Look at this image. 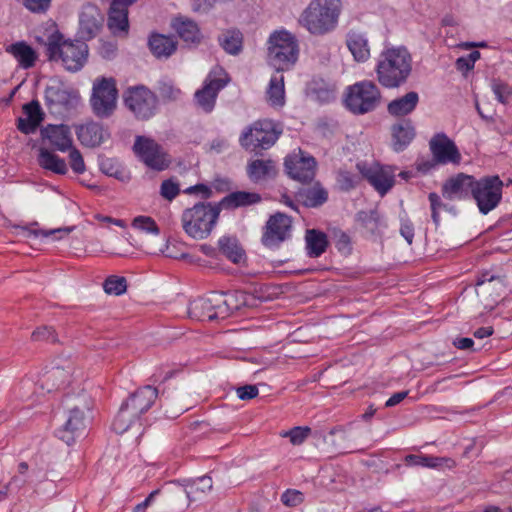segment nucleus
<instances>
[{"label": "nucleus", "instance_id": "1a4fd4ad", "mask_svg": "<svg viewBox=\"0 0 512 512\" xmlns=\"http://www.w3.org/2000/svg\"><path fill=\"white\" fill-rule=\"evenodd\" d=\"M133 151L140 161L153 171H164L172 163L169 153L150 137L136 136Z\"/></svg>", "mask_w": 512, "mask_h": 512}, {"label": "nucleus", "instance_id": "f03ea898", "mask_svg": "<svg viewBox=\"0 0 512 512\" xmlns=\"http://www.w3.org/2000/svg\"><path fill=\"white\" fill-rule=\"evenodd\" d=\"M378 82L385 88L405 84L412 72V56L404 46L384 49L375 68Z\"/></svg>", "mask_w": 512, "mask_h": 512}, {"label": "nucleus", "instance_id": "e433bc0d", "mask_svg": "<svg viewBox=\"0 0 512 512\" xmlns=\"http://www.w3.org/2000/svg\"><path fill=\"white\" fill-rule=\"evenodd\" d=\"M393 147L399 152L404 150L415 136L410 120L403 119L392 127Z\"/></svg>", "mask_w": 512, "mask_h": 512}, {"label": "nucleus", "instance_id": "20e7f679", "mask_svg": "<svg viewBox=\"0 0 512 512\" xmlns=\"http://www.w3.org/2000/svg\"><path fill=\"white\" fill-rule=\"evenodd\" d=\"M340 13V0H311L301 14L300 23L311 34L324 35L336 28Z\"/></svg>", "mask_w": 512, "mask_h": 512}, {"label": "nucleus", "instance_id": "7ed1b4c3", "mask_svg": "<svg viewBox=\"0 0 512 512\" xmlns=\"http://www.w3.org/2000/svg\"><path fill=\"white\" fill-rule=\"evenodd\" d=\"M244 298L243 293L238 295L211 292L191 302L188 307V316L198 321L225 319L245 303Z\"/></svg>", "mask_w": 512, "mask_h": 512}, {"label": "nucleus", "instance_id": "774afa93", "mask_svg": "<svg viewBox=\"0 0 512 512\" xmlns=\"http://www.w3.org/2000/svg\"><path fill=\"white\" fill-rule=\"evenodd\" d=\"M160 93L163 98L168 100H177L181 95V90L179 88H175L170 84H163L160 87Z\"/></svg>", "mask_w": 512, "mask_h": 512}, {"label": "nucleus", "instance_id": "412c9836", "mask_svg": "<svg viewBox=\"0 0 512 512\" xmlns=\"http://www.w3.org/2000/svg\"><path fill=\"white\" fill-rule=\"evenodd\" d=\"M429 145L435 163L458 164L461 161V155L455 143L452 140H450L444 133L436 134L430 140Z\"/></svg>", "mask_w": 512, "mask_h": 512}, {"label": "nucleus", "instance_id": "5701e85b", "mask_svg": "<svg viewBox=\"0 0 512 512\" xmlns=\"http://www.w3.org/2000/svg\"><path fill=\"white\" fill-rule=\"evenodd\" d=\"M363 177L379 192L385 195L394 185V173L389 168L365 167L357 164Z\"/></svg>", "mask_w": 512, "mask_h": 512}, {"label": "nucleus", "instance_id": "39448f33", "mask_svg": "<svg viewBox=\"0 0 512 512\" xmlns=\"http://www.w3.org/2000/svg\"><path fill=\"white\" fill-rule=\"evenodd\" d=\"M220 212L218 204L197 203L192 208L184 210L182 214L183 229L195 239H204L211 234Z\"/></svg>", "mask_w": 512, "mask_h": 512}, {"label": "nucleus", "instance_id": "4be33fe9", "mask_svg": "<svg viewBox=\"0 0 512 512\" xmlns=\"http://www.w3.org/2000/svg\"><path fill=\"white\" fill-rule=\"evenodd\" d=\"M226 85V81L221 78L207 77L201 89L197 90L194 95L196 106L205 113L213 111L216 99L220 90Z\"/></svg>", "mask_w": 512, "mask_h": 512}, {"label": "nucleus", "instance_id": "69168bd1", "mask_svg": "<svg viewBox=\"0 0 512 512\" xmlns=\"http://www.w3.org/2000/svg\"><path fill=\"white\" fill-rule=\"evenodd\" d=\"M22 3L32 13H45L51 5V0H22Z\"/></svg>", "mask_w": 512, "mask_h": 512}, {"label": "nucleus", "instance_id": "4c0bfd02", "mask_svg": "<svg viewBox=\"0 0 512 512\" xmlns=\"http://www.w3.org/2000/svg\"><path fill=\"white\" fill-rule=\"evenodd\" d=\"M38 164L45 170L51 171L55 174L64 175L67 173L68 168L63 158L54 154L44 147L39 148Z\"/></svg>", "mask_w": 512, "mask_h": 512}, {"label": "nucleus", "instance_id": "6e6552de", "mask_svg": "<svg viewBox=\"0 0 512 512\" xmlns=\"http://www.w3.org/2000/svg\"><path fill=\"white\" fill-rule=\"evenodd\" d=\"M124 104L138 120H149L158 109V98L144 85L129 87L123 94Z\"/></svg>", "mask_w": 512, "mask_h": 512}, {"label": "nucleus", "instance_id": "2eb2a0df", "mask_svg": "<svg viewBox=\"0 0 512 512\" xmlns=\"http://www.w3.org/2000/svg\"><path fill=\"white\" fill-rule=\"evenodd\" d=\"M284 165L287 174L301 183H310L315 178L317 162L313 156L301 150L287 156Z\"/></svg>", "mask_w": 512, "mask_h": 512}, {"label": "nucleus", "instance_id": "864d4df0", "mask_svg": "<svg viewBox=\"0 0 512 512\" xmlns=\"http://www.w3.org/2000/svg\"><path fill=\"white\" fill-rule=\"evenodd\" d=\"M211 489L212 479L211 477L205 475L191 481V483H189V485L187 486L186 494L187 497L190 498L191 495L195 494L198 491L205 493L206 491H210Z\"/></svg>", "mask_w": 512, "mask_h": 512}, {"label": "nucleus", "instance_id": "2f4dec72", "mask_svg": "<svg viewBox=\"0 0 512 512\" xmlns=\"http://www.w3.org/2000/svg\"><path fill=\"white\" fill-rule=\"evenodd\" d=\"M172 26L178 36L188 45H197L200 43L202 35L198 25L194 21L188 18L178 17L174 19Z\"/></svg>", "mask_w": 512, "mask_h": 512}, {"label": "nucleus", "instance_id": "c85d7f7f", "mask_svg": "<svg viewBox=\"0 0 512 512\" xmlns=\"http://www.w3.org/2000/svg\"><path fill=\"white\" fill-rule=\"evenodd\" d=\"M6 52L11 54L18 65L23 69H30L35 66L36 61L38 60V54L25 41H18L8 45L6 47Z\"/></svg>", "mask_w": 512, "mask_h": 512}, {"label": "nucleus", "instance_id": "de8ad7c7", "mask_svg": "<svg viewBox=\"0 0 512 512\" xmlns=\"http://www.w3.org/2000/svg\"><path fill=\"white\" fill-rule=\"evenodd\" d=\"M137 419H139V417L123 403L112 423V428L117 434H123Z\"/></svg>", "mask_w": 512, "mask_h": 512}, {"label": "nucleus", "instance_id": "9d476101", "mask_svg": "<svg viewBox=\"0 0 512 512\" xmlns=\"http://www.w3.org/2000/svg\"><path fill=\"white\" fill-rule=\"evenodd\" d=\"M117 98L118 89L114 78L101 77L94 81L90 104L97 117H110L116 109Z\"/></svg>", "mask_w": 512, "mask_h": 512}, {"label": "nucleus", "instance_id": "f8f14e48", "mask_svg": "<svg viewBox=\"0 0 512 512\" xmlns=\"http://www.w3.org/2000/svg\"><path fill=\"white\" fill-rule=\"evenodd\" d=\"M503 182L499 176H487L476 181L472 198L479 211L488 214L502 199Z\"/></svg>", "mask_w": 512, "mask_h": 512}, {"label": "nucleus", "instance_id": "ddd939ff", "mask_svg": "<svg viewBox=\"0 0 512 512\" xmlns=\"http://www.w3.org/2000/svg\"><path fill=\"white\" fill-rule=\"evenodd\" d=\"M476 292L485 308L493 310L506 293L504 279L484 271L476 282Z\"/></svg>", "mask_w": 512, "mask_h": 512}, {"label": "nucleus", "instance_id": "423d86ee", "mask_svg": "<svg viewBox=\"0 0 512 512\" xmlns=\"http://www.w3.org/2000/svg\"><path fill=\"white\" fill-rule=\"evenodd\" d=\"M268 57L270 64L278 72L288 70L292 67L299 54L296 38L287 31H276L268 40Z\"/></svg>", "mask_w": 512, "mask_h": 512}, {"label": "nucleus", "instance_id": "79ce46f5", "mask_svg": "<svg viewBox=\"0 0 512 512\" xmlns=\"http://www.w3.org/2000/svg\"><path fill=\"white\" fill-rule=\"evenodd\" d=\"M267 100L271 106H283L285 103L284 76L276 71L272 75L267 89Z\"/></svg>", "mask_w": 512, "mask_h": 512}, {"label": "nucleus", "instance_id": "58836bf2", "mask_svg": "<svg viewBox=\"0 0 512 512\" xmlns=\"http://www.w3.org/2000/svg\"><path fill=\"white\" fill-rule=\"evenodd\" d=\"M305 244L308 254L320 256L326 252L329 239L326 233L318 229H307L305 232Z\"/></svg>", "mask_w": 512, "mask_h": 512}, {"label": "nucleus", "instance_id": "a19ab883", "mask_svg": "<svg viewBox=\"0 0 512 512\" xmlns=\"http://www.w3.org/2000/svg\"><path fill=\"white\" fill-rule=\"evenodd\" d=\"M299 196L306 207L316 208L328 200V191L316 182L312 187L301 190Z\"/></svg>", "mask_w": 512, "mask_h": 512}, {"label": "nucleus", "instance_id": "9b49d317", "mask_svg": "<svg viewBox=\"0 0 512 512\" xmlns=\"http://www.w3.org/2000/svg\"><path fill=\"white\" fill-rule=\"evenodd\" d=\"M280 131L270 120H260L247 128L239 141L246 150L256 152L257 149H269L277 141Z\"/></svg>", "mask_w": 512, "mask_h": 512}, {"label": "nucleus", "instance_id": "4468645a", "mask_svg": "<svg viewBox=\"0 0 512 512\" xmlns=\"http://www.w3.org/2000/svg\"><path fill=\"white\" fill-rule=\"evenodd\" d=\"M79 101L77 91L61 81H53L45 89V103L51 112L74 108Z\"/></svg>", "mask_w": 512, "mask_h": 512}, {"label": "nucleus", "instance_id": "b1692460", "mask_svg": "<svg viewBox=\"0 0 512 512\" xmlns=\"http://www.w3.org/2000/svg\"><path fill=\"white\" fill-rule=\"evenodd\" d=\"M134 2L130 0H113L108 13L107 25L114 33L124 32L128 33V7Z\"/></svg>", "mask_w": 512, "mask_h": 512}, {"label": "nucleus", "instance_id": "603ef678", "mask_svg": "<svg viewBox=\"0 0 512 512\" xmlns=\"http://www.w3.org/2000/svg\"><path fill=\"white\" fill-rule=\"evenodd\" d=\"M99 168L104 174L115 178H119L122 174L121 167L115 158L100 156Z\"/></svg>", "mask_w": 512, "mask_h": 512}, {"label": "nucleus", "instance_id": "cd10ccee", "mask_svg": "<svg viewBox=\"0 0 512 512\" xmlns=\"http://www.w3.org/2000/svg\"><path fill=\"white\" fill-rule=\"evenodd\" d=\"M26 118H18L17 128L22 133L29 135L34 133L44 119V113L37 100H32L23 106Z\"/></svg>", "mask_w": 512, "mask_h": 512}, {"label": "nucleus", "instance_id": "0eeeda50", "mask_svg": "<svg viewBox=\"0 0 512 512\" xmlns=\"http://www.w3.org/2000/svg\"><path fill=\"white\" fill-rule=\"evenodd\" d=\"M381 98L380 90L372 81H361L349 86L345 104L354 114H365L374 110Z\"/></svg>", "mask_w": 512, "mask_h": 512}, {"label": "nucleus", "instance_id": "72a5a7b5", "mask_svg": "<svg viewBox=\"0 0 512 512\" xmlns=\"http://www.w3.org/2000/svg\"><path fill=\"white\" fill-rule=\"evenodd\" d=\"M71 377L70 369L53 367L46 371L40 379V387L47 392L59 389L69 383Z\"/></svg>", "mask_w": 512, "mask_h": 512}, {"label": "nucleus", "instance_id": "473e14b6", "mask_svg": "<svg viewBox=\"0 0 512 512\" xmlns=\"http://www.w3.org/2000/svg\"><path fill=\"white\" fill-rule=\"evenodd\" d=\"M351 424L347 426H336L332 428L327 434L321 435L323 441L334 448L336 451L341 453H346L353 451L350 446L346 445L347 442L351 440L349 429Z\"/></svg>", "mask_w": 512, "mask_h": 512}, {"label": "nucleus", "instance_id": "bb28decb", "mask_svg": "<svg viewBox=\"0 0 512 512\" xmlns=\"http://www.w3.org/2000/svg\"><path fill=\"white\" fill-rule=\"evenodd\" d=\"M80 143L86 147H98L110 137L109 132L96 122L80 125L76 131Z\"/></svg>", "mask_w": 512, "mask_h": 512}, {"label": "nucleus", "instance_id": "680f3d73", "mask_svg": "<svg viewBox=\"0 0 512 512\" xmlns=\"http://www.w3.org/2000/svg\"><path fill=\"white\" fill-rule=\"evenodd\" d=\"M31 339L33 341H50L52 343L57 342L55 331L52 327L41 326L32 332Z\"/></svg>", "mask_w": 512, "mask_h": 512}, {"label": "nucleus", "instance_id": "dca6fc26", "mask_svg": "<svg viewBox=\"0 0 512 512\" xmlns=\"http://www.w3.org/2000/svg\"><path fill=\"white\" fill-rule=\"evenodd\" d=\"M81 405H75L69 410V414L64 425L57 430V437L67 445H72L77 438L84 435L86 430V417L83 410V397L80 399Z\"/></svg>", "mask_w": 512, "mask_h": 512}, {"label": "nucleus", "instance_id": "aec40b11", "mask_svg": "<svg viewBox=\"0 0 512 512\" xmlns=\"http://www.w3.org/2000/svg\"><path fill=\"white\" fill-rule=\"evenodd\" d=\"M104 17L99 8L91 3L83 5L79 15L78 35L88 41L94 38L102 28Z\"/></svg>", "mask_w": 512, "mask_h": 512}, {"label": "nucleus", "instance_id": "3c124183", "mask_svg": "<svg viewBox=\"0 0 512 512\" xmlns=\"http://www.w3.org/2000/svg\"><path fill=\"white\" fill-rule=\"evenodd\" d=\"M104 291L110 295H121L126 292L127 282L125 277L112 275L103 283Z\"/></svg>", "mask_w": 512, "mask_h": 512}, {"label": "nucleus", "instance_id": "052dcab7", "mask_svg": "<svg viewBox=\"0 0 512 512\" xmlns=\"http://www.w3.org/2000/svg\"><path fill=\"white\" fill-rule=\"evenodd\" d=\"M311 429L309 427H294L290 431L283 434L284 437H289L290 441L294 445L302 444L308 437Z\"/></svg>", "mask_w": 512, "mask_h": 512}, {"label": "nucleus", "instance_id": "13d9d810", "mask_svg": "<svg viewBox=\"0 0 512 512\" xmlns=\"http://www.w3.org/2000/svg\"><path fill=\"white\" fill-rule=\"evenodd\" d=\"M180 193V187L177 182H175L173 179H167L164 180L161 183L160 186V195L168 200L172 201L174 198H176Z\"/></svg>", "mask_w": 512, "mask_h": 512}, {"label": "nucleus", "instance_id": "bf43d9fd", "mask_svg": "<svg viewBox=\"0 0 512 512\" xmlns=\"http://www.w3.org/2000/svg\"><path fill=\"white\" fill-rule=\"evenodd\" d=\"M69 160L72 170L77 174H82L86 170L85 162L80 151L72 146L69 150Z\"/></svg>", "mask_w": 512, "mask_h": 512}, {"label": "nucleus", "instance_id": "f257e3e1", "mask_svg": "<svg viewBox=\"0 0 512 512\" xmlns=\"http://www.w3.org/2000/svg\"><path fill=\"white\" fill-rule=\"evenodd\" d=\"M37 42L46 48L49 61L60 60L68 71H79L87 61L88 46L85 41L65 39L58 29H53L46 40L37 37Z\"/></svg>", "mask_w": 512, "mask_h": 512}, {"label": "nucleus", "instance_id": "a18cd8bd", "mask_svg": "<svg viewBox=\"0 0 512 512\" xmlns=\"http://www.w3.org/2000/svg\"><path fill=\"white\" fill-rule=\"evenodd\" d=\"M310 91L318 101L328 103L336 98L337 87L333 82L316 79L311 82Z\"/></svg>", "mask_w": 512, "mask_h": 512}, {"label": "nucleus", "instance_id": "49530a36", "mask_svg": "<svg viewBox=\"0 0 512 512\" xmlns=\"http://www.w3.org/2000/svg\"><path fill=\"white\" fill-rule=\"evenodd\" d=\"M218 253L224 256H244L245 250L239 239L234 235H223L217 243Z\"/></svg>", "mask_w": 512, "mask_h": 512}, {"label": "nucleus", "instance_id": "a878e982", "mask_svg": "<svg viewBox=\"0 0 512 512\" xmlns=\"http://www.w3.org/2000/svg\"><path fill=\"white\" fill-rule=\"evenodd\" d=\"M157 396L158 390L151 385H146L131 394L124 403L134 414H136V416L140 417V415L144 414L151 408Z\"/></svg>", "mask_w": 512, "mask_h": 512}, {"label": "nucleus", "instance_id": "c9c22d12", "mask_svg": "<svg viewBox=\"0 0 512 512\" xmlns=\"http://www.w3.org/2000/svg\"><path fill=\"white\" fill-rule=\"evenodd\" d=\"M419 102V95L415 91H410L405 95L392 100L387 110L390 115L402 117L410 114L417 106Z\"/></svg>", "mask_w": 512, "mask_h": 512}, {"label": "nucleus", "instance_id": "09e8293b", "mask_svg": "<svg viewBox=\"0 0 512 512\" xmlns=\"http://www.w3.org/2000/svg\"><path fill=\"white\" fill-rule=\"evenodd\" d=\"M331 242L335 246L338 253L343 255L352 254L354 251V242L352 238L340 229L331 231Z\"/></svg>", "mask_w": 512, "mask_h": 512}, {"label": "nucleus", "instance_id": "37998d69", "mask_svg": "<svg viewBox=\"0 0 512 512\" xmlns=\"http://www.w3.org/2000/svg\"><path fill=\"white\" fill-rule=\"evenodd\" d=\"M405 463L411 466H423L428 468H436L446 464L448 467H454L455 461L446 457H434L428 455L409 454L405 457Z\"/></svg>", "mask_w": 512, "mask_h": 512}, {"label": "nucleus", "instance_id": "e2e57ef3", "mask_svg": "<svg viewBox=\"0 0 512 512\" xmlns=\"http://www.w3.org/2000/svg\"><path fill=\"white\" fill-rule=\"evenodd\" d=\"M304 501L302 492L288 489L281 495V502L287 507H296Z\"/></svg>", "mask_w": 512, "mask_h": 512}, {"label": "nucleus", "instance_id": "ea45409f", "mask_svg": "<svg viewBox=\"0 0 512 512\" xmlns=\"http://www.w3.org/2000/svg\"><path fill=\"white\" fill-rule=\"evenodd\" d=\"M218 42L226 53L238 55L243 48V34L236 28L227 29L218 36Z\"/></svg>", "mask_w": 512, "mask_h": 512}, {"label": "nucleus", "instance_id": "6e6d98bb", "mask_svg": "<svg viewBox=\"0 0 512 512\" xmlns=\"http://www.w3.org/2000/svg\"><path fill=\"white\" fill-rule=\"evenodd\" d=\"M336 182L340 190L349 191L355 187L357 176L347 170L339 169L336 173Z\"/></svg>", "mask_w": 512, "mask_h": 512}, {"label": "nucleus", "instance_id": "6ab92c4d", "mask_svg": "<svg viewBox=\"0 0 512 512\" xmlns=\"http://www.w3.org/2000/svg\"><path fill=\"white\" fill-rule=\"evenodd\" d=\"M193 265L219 270L228 274L255 275L247 270V258H190Z\"/></svg>", "mask_w": 512, "mask_h": 512}, {"label": "nucleus", "instance_id": "5fc2aeb1", "mask_svg": "<svg viewBox=\"0 0 512 512\" xmlns=\"http://www.w3.org/2000/svg\"><path fill=\"white\" fill-rule=\"evenodd\" d=\"M491 88L496 99L502 104H506L512 96V87L501 80H493Z\"/></svg>", "mask_w": 512, "mask_h": 512}, {"label": "nucleus", "instance_id": "8fccbe9b", "mask_svg": "<svg viewBox=\"0 0 512 512\" xmlns=\"http://www.w3.org/2000/svg\"><path fill=\"white\" fill-rule=\"evenodd\" d=\"M35 226H37V223L34 222L29 227H22L23 234L27 237H39L42 236L43 238H49L50 236H54L56 239H61L64 236H67L72 230V227H65V228H57V229H51V230H40L36 229Z\"/></svg>", "mask_w": 512, "mask_h": 512}, {"label": "nucleus", "instance_id": "0e129e2a", "mask_svg": "<svg viewBox=\"0 0 512 512\" xmlns=\"http://www.w3.org/2000/svg\"><path fill=\"white\" fill-rule=\"evenodd\" d=\"M359 219L361 220L364 227L374 232L378 228L379 214L377 211L360 212Z\"/></svg>", "mask_w": 512, "mask_h": 512}, {"label": "nucleus", "instance_id": "338daca9", "mask_svg": "<svg viewBox=\"0 0 512 512\" xmlns=\"http://www.w3.org/2000/svg\"><path fill=\"white\" fill-rule=\"evenodd\" d=\"M236 392L239 399L251 400L258 395V388L255 385H244L238 387Z\"/></svg>", "mask_w": 512, "mask_h": 512}, {"label": "nucleus", "instance_id": "4d7b16f0", "mask_svg": "<svg viewBox=\"0 0 512 512\" xmlns=\"http://www.w3.org/2000/svg\"><path fill=\"white\" fill-rule=\"evenodd\" d=\"M132 226L136 229L153 233V234H159V227L154 221L153 218L149 216H137L132 221Z\"/></svg>", "mask_w": 512, "mask_h": 512}, {"label": "nucleus", "instance_id": "393cba45", "mask_svg": "<svg viewBox=\"0 0 512 512\" xmlns=\"http://www.w3.org/2000/svg\"><path fill=\"white\" fill-rule=\"evenodd\" d=\"M41 136L47 139L51 146L61 152H66L73 146L70 128L67 125H48L41 129Z\"/></svg>", "mask_w": 512, "mask_h": 512}, {"label": "nucleus", "instance_id": "a211bd4d", "mask_svg": "<svg viewBox=\"0 0 512 512\" xmlns=\"http://www.w3.org/2000/svg\"><path fill=\"white\" fill-rule=\"evenodd\" d=\"M476 179L464 173L450 177L442 186V195L450 201L465 200L473 196Z\"/></svg>", "mask_w": 512, "mask_h": 512}, {"label": "nucleus", "instance_id": "f704fd0d", "mask_svg": "<svg viewBox=\"0 0 512 512\" xmlns=\"http://www.w3.org/2000/svg\"><path fill=\"white\" fill-rule=\"evenodd\" d=\"M261 196L258 193L236 191L225 196L218 204L220 210L224 209H235L238 207H244L259 203Z\"/></svg>", "mask_w": 512, "mask_h": 512}, {"label": "nucleus", "instance_id": "c756f323", "mask_svg": "<svg viewBox=\"0 0 512 512\" xmlns=\"http://www.w3.org/2000/svg\"><path fill=\"white\" fill-rule=\"evenodd\" d=\"M148 46L156 58L167 59L176 51L177 41L171 36L154 33L149 38Z\"/></svg>", "mask_w": 512, "mask_h": 512}, {"label": "nucleus", "instance_id": "c03bdc74", "mask_svg": "<svg viewBox=\"0 0 512 512\" xmlns=\"http://www.w3.org/2000/svg\"><path fill=\"white\" fill-rule=\"evenodd\" d=\"M275 173V164L272 160L256 159L247 166L248 177L254 182H258Z\"/></svg>", "mask_w": 512, "mask_h": 512}, {"label": "nucleus", "instance_id": "7c9ffc66", "mask_svg": "<svg viewBox=\"0 0 512 512\" xmlns=\"http://www.w3.org/2000/svg\"><path fill=\"white\" fill-rule=\"evenodd\" d=\"M346 44L357 62H365L370 58V47L365 34L358 31H350L347 34Z\"/></svg>", "mask_w": 512, "mask_h": 512}, {"label": "nucleus", "instance_id": "f3484780", "mask_svg": "<svg viewBox=\"0 0 512 512\" xmlns=\"http://www.w3.org/2000/svg\"><path fill=\"white\" fill-rule=\"evenodd\" d=\"M291 219L283 213L272 215L266 223L262 235V243L268 248L278 247L288 236L291 229Z\"/></svg>", "mask_w": 512, "mask_h": 512}]
</instances>
